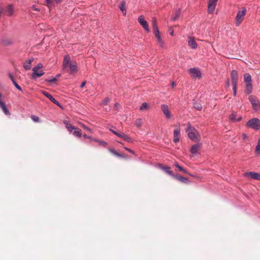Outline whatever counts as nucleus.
Listing matches in <instances>:
<instances>
[{"label": "nucleus", "mask_w": 260, "mask_h": 260, "mask_svg": "<svg viewBox=\"0 0 260 260\" xmlns=\"http://www.w3.org/2000/svg\"><path fill=\"white\" fill-rule=\"evenodd\" d=\"M13 82V84L14 85V86H15V87L18 90H19V91H22V90L21 87L17 83L16 81H13V82Z\"/></svg>", "instance_id": "40"}, {"label": "nucleus", "mask_w": 260, "mask_h": 260, "mask_svg": "<svg viewBox=\"0 0 260 260\" xmlns=\"http://www.w3.org/2000/svg\"><path fill=\"white\" fill-rule=\"evenodd\" d=\"M135 124L138 127H140L142 126V119L138 118L135 121Z\"/></svg>", "instance_id": "36"}, {"label": "nucleus", "mask_w": 260, "mask_h": 260, "mask_svg": "<svg viewBox=\"0 0 260 260\" xmlns=\"http://www.w3.org/2000/svg\"><path fill=\"white\" fill-rule=\"evenodd\" d=\"M109 130L113 134L115 135L119 138L122 139L124 141H125L128 143H133L134 142V140H133V139L131 138V137H129L127 135L125 134L124 133L121 132H118L116 131H114V130L111 129V128H110Z\"/></svg>", "instance_id": "5"}, {"label": "nucleus", "mask_w": 260, "mask_h": 260, "mask_svg": "<svg viewBox=\"0 0 260 260\" xmlns=\"http://www.w3.org/2000/svg\"><path fill=\"white\" fill-rule=\"evenodd\" d=\"M109 101H110V99L109 98H106L102 101V102L101 103V105H103V106L107 105L108 104V102H109Z\"/></svg>", "instance_id": "38"}, {"label": "nucleus", "mask_w": 260, "mask_h": 260, "mask_svg": "<svg viewBox=\"0 0 260 260\" xmlns=\"http://www.w3.org/2000/svg\"><path fill=\"white\" fill-rule=\"evenodd\" d=\"M246 92L249 94L252 92L253 87L251 82L245 83Z\"/></svg>", "instance_id": "21"}, {"label": "nucleus", "mask_w": 260, "mask_h": 260, "mask_svg": "<svg viewBox=\"0 0 260 260\" xmlns=\"http://www.w3.org/2000/svg\"><path fill=\"white\" fill-rule=\"evenodd\" d=\"M78 124H79V125H80L82 128H83L84 129H85V130H86V131H88V132H89V133H93L92 130L90 128H89V127H88L86 126L84 124H83V123H81V122H78Z\"/></svg>", "instance_id": "30"}, {"label": "nucleus", "mask_w": 260, "mask_h": 260, "mask_svg": "<svg viewBox=\"0 0 260 260\" xmlns=\"http://www.w3.org/2000/svg\"><path fill=\"white\" fill-rule=\"evenodd\" d=\"M185 132L187 136L192 141L194 142H199L201 140V136L199 133L193 126H192L190 122L187 123Z\"/></svg>", "instance_id": "1"}, {"label": "nucleus", "mask_w": 260, "mask_h": 260, "mask_svg": "<svg viewBox=\"0 0 260 260\" xmlns=\"http://www.w3.org/2000/svg\"><path fill=\"white\" fill-rule=\"evenodd\" d=\"M34 60V58L33 57L28 59L24 63L23 68L26 70H29L31 67V63Z\"/></svg>", "instance_id": "20"}, {"label": "nucleus", "mask_w": 260, "mask_h": 260, "mask_svg": "<svg viewBox=\"0 0 260 260\" xmlns=\"http://www.w3.org/2000/svg\"><path fill=\"white\" fill-rule=\"evenodd\" d=\"M57 78L54 77V78L47 80V81L49 83H55L56 81H57Z\"/></svg>", "instance_id": "43"}, {"label": "nucleus", "mask_w": 260, "mask_h": 260, "mask_svg": "<svg viewBox=\"0 0 260 260\" xmlns=\"http://www.w3.org/2000/svg\"><path fill=\"white\" fill-rule=\"evenodd\" d=\"M7 12L8 15H12L13 13V8L12 5H9L7 8Z\"/></svg>", "instance_id": "31"}, {"label": "nucleus", "mask_w": 260, "mask_h": 260, "mask_svg": "<svg viewBox=\"0 0 260 260\" xmlns=\"http://www.w3.org/2000/svg\"><path fill=\"white\" fill-rule=\"evenodd\" d=\"M152 29L153 33L155 35V38L157 39V42L159 44V45L161 47H163L164 46V42L161 37L157 23H156V20L155 18H153L152 21Z\"/></svg>", "instance_id": "3"}, {"label": "nucleus", "mask_w": 260, "mask_h": 260, "mask_svg": "<svg viewBox=\"0 0 260 260\" xmlns=\"http://www.w3.org/2000/svg\"><path fill=\"white\" fill-rule=\"evenodd\" d=\"M2 13V10H0V18L1 17Z\"/></svg>", "instance_id": "59"}, {"label": "nucleus", "mask_w": 260, "mask_h": 260, "mask_svg": "<svg viewBox=\"0 0 260 260\" xmlns=\"http://www.w3.org/2000/svg\"><path fill=\"white\" fill-rule=\"evenodd\" d=\"M242 137H243V139H246V137H247V135H246V134H243L242 135Z\"/></svg>", "instance_id": "55"}, {"label": "nucleus", "mask_w": 260, "mask_h": 260, "mask_svg": "<svg viewBox=\"0 0 260 260\" xmlns=\"http://www.w3.org/2000/svg\"><path fill=\"white\" fill-rule=\"evenodd\" d=\"M218 0H209L208 4V13L213 14L215 11Z\"/></svg>", "instance_id": "10"}, {"label": "nucleus", "mask_w": 260, "mask_h": 260, "mask_svg": "<svg viewBox=\"0 0 260 260\" xmlns=\"http://www.w3.org/2000/svg\"><path fill=\"white\" fill-rule=\"evenodd\" d=\"M193 107H194L195 109H196V110H197L198 111H201L202 109V105L198 103L197 102L194 103Z\"/></svg>", "instance_id": "35"}, {"label": "nucleus", "mask_w": 260, "mask_h": 260, "mask_svg": "<svg viewBox=\"0 0 260 260\" xmlns=\"http://www.w3.org/2000/svg\"><path fill=\"white\" fill-rule=\"evenodd\" d=\"M125 2L122 1V3L120 4V5L119 6V9L122 11L123 15L125 16L126 14V10L125 9Z\"/></svg>", "instance_id": "23"}, {"label": "nucleus", "mask_w": 260, "mask_h": 260, "mask_svg": "<svg viewBox=\"0 0 260 260\" xmlns=\"http://www.w3.org/2000/svg\"><path fill=\"white\" fill-rule=\"evenodd\" d=\"M124 149L125 150H127V151H128V150H129V148H128L125 147H124Z\"/></svg>", "instance_id": "58"}, {"label": "nucleus", "mask_w": 260, "mask_h": 260, "mask_svg": "<svg viewBox=\"0 0 260 260\" xmlns=\"http://www.w3.org/2000/svg\"><path fill=\"white\" fill-rule=\"evenodd\" d=\"M255 153L256 155L260 154V138L258 139L257 144L256 146Z\"/></svg>", "instance_id": "29"}, {"label": "nucleus", "mask_w": 260, "mask_h": 260, "mask_svg": "<svg viewBox=\"0 0 260 260\" xmlns=\"http://www.w3.org/2000/svg\"><path fill=\"white\" fill-rule=\"evenodd\" d=\"M188 45L192 49H196L198 47L194 39L191 37H188Z\"/></svg>", "instance_id": "17"}, {"label": "nucleus", "mask_w": 260, "mask_h": 260, "mask_svg": "<svg viewBox=\"0 0 260 260\" xmlns=\"http://www.w3.org/2000/svg\"><path fill=\"white\" fill-rule=\"evenodd\" d=\"M51 102L54 103V104H55L56 105H57V106L59 107L60 108H62V106L61 105H60V104L56 100H55L54 98H53L52 99V100L51 101Z\"/></svg>", "instance_id": "41"}, {"label": "nucleus", "mask_w": 260, "mask_h": 260, "mask_svg": "<svg viewBox=\"0 0 260 260\" xmlns=\"http://www.w3.org/2000/svg\"><path fill=\"white\" fill-rule=\"evenodd\" d=\"M42 93L46 97L48 98L51 101L54 98L50 94L45 91H42Z\"/></svg>", "instance_id": "33"}, {"label": "nucleus", "mask_w": 260, "mask_h": 260, "mask_svg": "<svg viewBox=\"0 0 260 260\" xmlns=\"http://www.w3.org/2000/svg\"><path fill=\"white\" fill-rule=\"evenodd\" d=\"M161 169L167 174H169L170 175L173 177L174 176L173 172L172 171H170V167L163 166L161 167Z\"/></svg>", "instance_id": "27"}, {"label": "nucleus", "mask_w": 260, "mask_h": 260, "mask_svg": "<svg viewBox=\"0 0 260 260\" xmlns=\"http://www.w3.org/2000/svg\"><path fill=\"white\" fill-rule=\"evenodd\" d=\"M244 175L245 177L250 178L257 180H260V174L257 173L248 172L245 173Z\"/></svg>", "instance_id": "13"}, {"label": "nucleus", "mask_w": 260, "mask_h": 260, "mask_svg": "<svg viewBox=\"0 0 260 260\" xmlns=\"http://www.w3.org/2000/svg\"><path fill=\"white\" fill-rule=\"evenodd\" d=\"M175 85H176L174 81H173V82L171 83V86H172V87H174Z\"/></svg>", "instance_id": "53"}, {"label": "nucleus", "mask_w": 260, "mask_h": 260, "mask_svg": "<svg viewBox=\"0 0 260 260\" xmlns=\"http://www.w3.org/2000/svg\"><path fill=\"white\" fill-rule=\"evenodd\" d=\"M174 166L176 168H177L180 171H181L183 172L184 173L187 174V171L185 169H184L183 168H182V167L180 166L179 165V164H178V162H175Z\"/></svg>", "instance_id": "34"}, {"label": "nucleus", "mask_w": 260, "mask_h": 260, "mask_svg": "<svg viewBox=\"0 0 260 260\" xmlns=\"http://www.w3.org/2000/svg\"><path fill=\"white\" fill-rule=\"evenodd\" d=\"M248 99L254 110H257L260 107L259 101L256 96L251 95L249 96Z\"/></svg>", "instance_id": "8"}, {"label": "nucleus", "mask_w": 260, "mask_h": 260, "mask_svg": "<svg viewBox=\"0 0 260 260\" xmlns=\"http://www.w3.org/2000/svg\"><path fill=\"white\" fill-rule=\"evenodd\" d=\"M180 14H181V10L180 9L177 10V11H175V12L172 16V17L171 18V20L172 21H175L180 17Z\"/></svg>", "instance_id": "25"}, {"label": "nucleus", "mask_w": 260, "mask_h": 260, "mask_svg": "<svg viewBox=\"0 0 260 260\" xmlns=\"http://www.w3.org/2000/svg\"><path fill=\"white\" fill-rule=\"evenodd\" d=\"M244 82L245 83L252 82L251 76L248 73H246L244 76Z\"/></svg>", "instance_id": "28"}, {"label": "nucleus", "mask_w": 260, "mask_h": 260, "mask_svg": "<svg viewBox=\"0 0 260 260\" xmlns=\"http://www.w3.org/2000/svg\"><path fill=\"white\" fill-rule=\"evenodd\" d=\"M75 126H73V125L71 124L69 126H68L66 128L68 129V132L70 133H72L74 131V129H75Z\"/></svg>", "instance_id": "39"}, {"label": "nucleus", "mask_w": 260, "mask_h": 260, "mask_svg": "<svg viewBox=\"0 0 260 260\" xmlns=\"http://www.w3.org/2000/svg\"><path fill=\"white\" fill-rule=\"evenodd\" d=\"M2 95L1 93H0V101H2Z\"/></svg>", "instance_id": "61"}, {"label": "nucleus", "mask_w": 260, "mask_h": 260, "mask_svg": "<svg viewBox=\"0 0 260 260\" xmlns=\"http://www.w3.org/2000/svg\"><path fill=\"white\" fill-rule=\"evenodd\" d=\"M161 110L167 119L171 118V112L167 105L162 104L161 105Z\"/></svg>", "instance_id": "12"}, {"label": "nucleus", "mask_w": 260, "mask_h": 260, "mask_svg": "<svg viewBox=\"0 0 260 260\" xmlns=\"http://www.w3.org/2000/svg\"><path fill=\"white\" fill-rule=\"evenodd\" d=\"M246 125L247 127L257 131L260 128V121L258 118H253L247 122Z\"/></svg>", "instance_id": "4"}, {"label": "nucleus", "mask_w": 260, "mask_h": 260, "mask_svg": "<svg viewBox=\"0 0 260 260\" xmlns=\"http://www.w3.org/2000/svg\"><path fill=\"white\" fill-rule=\"evenodd\" d=\"M57 2H59L60 0H55Z\"/></svg>", "instance_id": "62"}, {"label": "nucleus", "mask_w": 260, "mask_h": 260, "mask_svg": "<svg viewBox=\"0 0 260 260\" xmlns=\"http://www.w3.org/2000/svg\"><path fill=\"white\" fill-rule=\"evenodd\" d=\"M31 119L36 122H39V117L35 116V115H31Z\"/></svg>", "instance_id": "42"}, {"label": "nucleus", "mask_w": 260, "mask_h": 260, "mask_svg": "<svg viewBox=\"0 0 260 260\" xmlns=\"http://www.w3.org/2000/svg\"><path fill=\"white\" fill-rule=\"evenodd\" d=\"M201 144H200V143H198V144L193 145L190 148V151L192 154L196 155L197 154L198 151L199 150V149L201 148Z\"/></svg>", "instance_id": "18"}, {"label": "nucleus", "mask_w": 260, "mask_h": 260, "mask_svg": "<svg viewBox=\"0 0 260 260\" xmlns=\"http://www.w3.org/2000/svg\"><path fill=\"white\" fill-rule=\"evenodd\" d=\"M189 73L193 78H201L202 73L200 70L196 68H192L189 70Z\"/></svg>", "instance_id": "9"}, {"label": "nucleus", "mask_w": 260, "mask_h": 260, "mask_svg": "<svg viewBox=\"0 0 260 260\" xmlns=\"http://www.w3.org/2000/svg\"><path fill=\"white\" fill-rule=\"evenodd\" d=\"M69 67L70 74H72L77 71V66L76 61L71 60L70 56L69 54L66 55L63 58L62 62V69H66Z\"/></svg>", "instance_id": "2"}, {"label": "nucleus", "mask_w": 260, "mask_h": 260, "mask_svg": "<svg viewBox=\"0 0 260 260\" xmlns=\"http://www.w3.org/2000/svg\"><path fill=\"white\" fill-rule=\"evenodd\" d=\"M83 137L85 138V139H90V140H92V139H93V138H92L91 136H88L86 134H84L83 135Z\"/></svg>", "instance_id": "47"}, {"label": "nucleus", "mask_w": 260, "mask_h": 260, "mask_svg": "<svg viewBox=\"0 0 260 260\" xmlns=\"http://www.w3.org/2000/svg\"><path fill=\"white\" fill-rule=\"evenodd\" d=\"M170 35L173 36L174 35V31L173 30H172L171 32H170Z\"/></svg>", "instance_id": "56"}, {"label": "nucleus", "mask_w": 260, "mask_h": 260, "mask_svg": "<svg viewBox=\"0 0 260 260\" xmlns=\"http://www.w3.org/2000/svg\"><path fill=\"white\" fill-rule=\"evenodd\" d=\"M109 151L112 152L113 154H115V155L117 156H121V154L117 153L116 151H115L114 150H113V149H109Z\"/></svg>", "instance_id": "44"}, {"label": "nucleus", "mask_w": 260, "mask_h": 260, "mask_svg": "<svg viewBox=\"0 0 260 260\" xmlns=\"http://www.w3.org/2000/svg\"><path fill=\"white\" fill-rule=\"evenodd\" d=\"M118 106V103H116L115 104V108H117V106Z\"/></svg>", "instance_id": "57"}, {"label": "nucleus", "mask_w": 260, "mask_h": 260, "mask_svg": "<svg viewBox=\"0 0 260 260\" xmlns=\"http://www.w3.org/2000/svg\"><path fill=\"white\" fill-rule=\"evenodd\" d=\"M237 85H233V95L234 96H236L237 94Z\"/></svg>", "instance_id": "45"}, {"label": "nucleus", "mask_w": 260, "mask_h": 260, "mask_svg": "<svg viewBox=\"0 0 260 260\" xmlns=\"http://www.w3.org/2000/svg\"><path fill=\"white\" fill-rule=\"evenodd\" d=\"M180 129L179 127H178L174 130L173 132V142L175 143H177L179 142L180 138Z\"/></svg>", "instance_id": "14"}, {"label": "nucleus", "mask_w": 260, "mask_h": 260, "mask_svg": "<svg viewBox=\"0 0 260 260\" xmlns=\"http://www.w3.org/2000/svg\"><path fill=\"white\" fill-rule=\"evenodd\" d=\"M45 2L47 3L48 6H51L53 4L52 0H45Z\"/></svg>", "instance_id": "48"}, {"label": "nucleus", "mask_w": 260, "mask_h": 260, "mask_svg": "<svg viewBox=\"0 0 260 260\" xmlns=\"http://www.w3.org/2000/svg\"><path fill=\"white\" fill-rule=\"evenodd\" d=\"M1 43L6 46L10 45L12 44V41L6 37H3L1 40Z\"/></svg>", "instance_id": "22"}, {"label": "nucleus", "mask_w": 260, "mask_h": 260, "mask_svg": "<svg viewBox=\"0 0 260 260\" xmlns=\"http://www.w3.org/2000/svg\"><path fill=\"white\" fill-rule=\"evenodd\" d=\"M72 134L75 137H77L78 138H80L82 136L81 129L76 127H75V129H74Z\"/></svg>", "instance_id": "24"}, {"label": "nucleus", "mask_w": 260, "mask_h": 260, "mask_svg": "<svg viewBox=\"0 0 260 260\" xmlns=\"http://www.w3.org/2000/svg\"><path fill=\"white\" fill-rule=\"evenodd\" d=\"M148 108V104L146 103H143L140 107V110L143 111Z\"/></svg>", "instance_id": "37"}, {"label": "nucleus", "mask_w": 260, "mask_h": 260, "mask_svg": "<svg viewBox=\"0 0 260 260\" xmlns=\"http://www.w3.org/2000/svg\"><path fill=\"white\" fill-rule=\"evenodd\" d=\"M9 77L12 82H13V81H15V80L14 79V78L12 74H10Z\"/></svg>", "instance_id": "49"}, {"label": "nucleus", "mask_w": 260, "mask_h": 260, "mask_svg": "<svg viewBox=\"0 0 260 260\" xmlns=\"http://www.w3.org/2000/svg\"><path fill=\"white\" fill-rule=\"evenodd\" d=\"M138 22L143 27L145 30L149 33L150 32V29L149 28L147 22L144 19L142 15L140 16L138 19Z\"/></svg>", "instance_id": "11"}, {"label": "nucleus", "mask_w": 260, "mask_h": 260, "mask_svg": "<svg viewBox=\"0 0 260 260\" xmlns=\"http://www.w3.org/2000/svg\"><path fill=\"white\" fill-rule=\"evenodd\" d=\"M242 117L241 116H237L236 113L233 112L229 116V119L233 122L240 121Z\"/></svg>", "instance_id": "16"}, {"label": "nucleus", "mask_w": 260, "mask_h": 260, "mask_svg": "<svg viewBox=\"0 0 260 260\" xmlns=\"http://www.w3.org/2000/svg\"><path fill=\"white\" fill-rule=\"evenodd\" d=\"M128 151L129 152H130L131 153H132V154H135L134 151L133 150L131 149H129V150H128Z\"/></svg>", "instance_id": "54"}, {"label": "nucleus", "mask_w": 260, "mask_h": 260, "mask_svg": "<svg viewBox=\"0 0 260 260\" xmlns=\"http://www.w3.org/2000/svg\"><path fill=\"white\" fill-rule=\"evenodd\" d=\"M174 177L182 182L187 183L188 180V179L187 177L181 176H179L174 175Z\"/></svg>", "instance_id": "26"}, {"label": "nucleus", "mask_w": 260, "mask_h": 260, "mask_svg": "<svg viewBox=\"0 0 260 260\" xmlns=\"http://www.w3.org/2000/svg\"><path fill=\"white\" fill-rule=\"evenodd\" d=\"M32 8L35 11H40V9L37 8H36L35 6H33Z\"/></svg>", "instance_id": "52"}, {"label": "nucleus", "mask_w": 260, "mask_h": 260, "mask_svg": "<svg viewBox=\"0 0 260 260\" xmlns=\"http://www.w3.org/2000/svg\"><path fill=\"white\" fill-rule=\"evenodd\" d=\"M246 9L243 8L242 10L239 11L236 17V23L239 26L243 21V17L246 15Z\"/></svg>", "instance_id": "7"}, {"label": "nucleus", "mask_w": 260, "mask_h": 260, "mask_svg": "<svg viewBox=\"0 0 260 260\" xmlns=\"http://www.w3.org/2000/svg\"><path fill=\"white\" fill-rule=\"evenodd\" d=\"M0 107L1 108L2 110H3V112L5 113V115H10L9 111L7 109L5 104L2 101H0Z\"/></svg>", "instance_id": "19"}, {"label": "nucleus", "mask_w": 260, "mask_h": 260, "mask_svg": "<svg viewBox=\"0 0 260 260\" xmlns=\"http://www.w3.org/2000/svg\"><path fill=\"white\" fill-rule=\"evenodd\" d=\"M86 81H84V82H83L80 85V87L83 88L86 84Z\"/></svg>", "instance_id": "50"}, {"label": "nucleus", "mask_w": 260, "mask_h": 260, "mask_svg": "<svg viewBox=\"0 0 260 260\" xmlns=\"http://www.w3.org/2000/svg\"><path fill=\"white\" fill-rule=\"evenodd\" d=\"M232 85H237L238 82V73L235 70H233L231 73Z\"/></svg>", "instance_id": "15"}, {"label": "nucleus", "mask_w": 260, "mask_h": 260, "mask_svg": "<svg viewBox=\"0 0 260 260\" xmlns=\"http://www.w3.org/2000/svg\"><path fill=\"white\" fill-rule=\"evenodd\" d=\"M63 123L65 125L66 128L71 125L69 121L67 120H63Z\"/></svg>", "instance_id": "46"}, {"label": "nucleus", "mask_w": 260, "mask_h": 260, "mask_svg": "<svg viewBox=\"0 0 260 260\" xmlns=\"http://www.w3.org/2000/svg\"><path fill=\"white\" fill-rule=\"evenodd\" d=\"M92 141H93L94 142H98L100 145H102L104 146H106L107 144V143L105 141H103V140H99L96 138L92 139Z\"/></svg>", "instance_id": "32"}, {"label": "nucleus", "mask_w": 260, "mask_h": 260, "mask_svg": "<svg viewBox=\"0 0 260 260\" xmlns=\"http://www.w3.org/2000/svg\"><path fill=\"white\" fill-rule=\"evenodd\" d=\"M60 76V74H58V75H57L56 76V77L57 78L59 77Z\"/></svg>", "instance_id": "60"}, {"label": "nucleus", "mask_w": 260, "mask_h": 260, "mask_svg": "<svg viewBox=\"0 0 260 260\" xmlns=\"http://www.w3.org/2000/svg\"><path fill=\"white\" fill-rule=\"evenodd\" d=\"M43 68V65L41 63H38L36 67L32 69V78H40L44 74V72L43 70L38 71V70Z\"/></svg>", "instance_id": "6"}, {"label": "nucleus", "mask_w": 260, "mask_h": 260, "mask_svg": "<svg viewBox=\"0 0 260 260\" xmlns=\"http://www.w3.org/2000/svg\"><path fill=\"white\" fill-rule=\"evenodd\" d=\"M230 85V80H229V79H227V80L226 81V86L229 87Z\"/></svg>", "instance_id": "51"}]
</instances>
